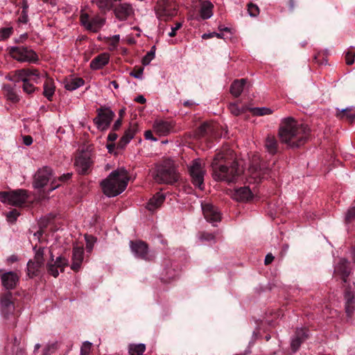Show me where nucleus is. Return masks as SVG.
I'll return each mask as SVG.
<instances>
[{"mask_svg":"<svg viewBox=\"0 0 355 355\" xmlns=\"http://www.w3.org/2000/svg\"><path fill=\"white\" fill-rule=\"evenodd\" d=\"M278 135L281 141L288 147L298 148L309 139L310 128L293 117H286L281 121Z\"/></svg>","mask_w":355,"mask_h":355,"instance_id":"obj_1","label":"nucleus"},{"mask_svg":"<svg viewBox=\"0 0 355 355\" xmlns=\"http://www.w3.org/2000/svg\"><path fill=\"white\" fill-rule=\"evenodd\" d=\"M231 153V150H226L225 152L221 151L215 155L211 165L215 180L231 182L235 181L242 173L243 170L239 168L237 162H232L230 167L223 164V162L226 161L227 156Z\"/></svg>","mask_w":355,"mask_h":355,"instance_id":"obj_2","label":"nucleus"},{"mask_svg":"<svg viewBox=\"0 0 355 355\" xmlns=\"http://www.w3.org/2000/svg\"><path fill=\"white\" fill-rule=\"evenodd\" d=\"M128 181L127 171L121 168L112 171L107 178L101 181V186L105 195L115 197L126 189Z\"/></svg>","mask_w":355,"mask_h":355,"instance_id":"obj_3","label":"nucleus"},{"mask_svg":"<svg viewBox=\"0 0 355 355\" xmlns=\"http://www.w3.org/2000/svg\"><path fill=\"white\" fill-rule=\"evenodd\" d=\"M174 163L171 159H166L155 166V180L159 184H173L178 180Z\"/></svg>","mask_w":355,"mask_h":355,"instance_id":"obj_4","label":"nucleus"},{"mask_svg":"<svg viewBox=\"0 0 355 355\" xmlns=\"http://www.w3.org/2000/svg\"><path fill=\"white\" fill-rule=\"evenodd\" d=\"M8 51L10 56L19 62L37 63L39 60L36 52L26 46H10Z\"/></svg>","mask_w":355,"mask_h":355,"instance_id":"obj_5","label":"nucleus"},{"mask_svg":"<svg viewBox=\"0 0 355 355\" xmlns=\"http://www.w3.org/2000/svg\"><path fill=\"white\" fill-rule=\"evenodd\" d=\"M205 165L200 159H195L188 166V170L193 184L202 190L204 187V178L206 174Z\"/></svg>","mask_w":355,"mask_h":355,"instance_id":"obj_6","label":"nucleus"},{"mask_svg":"<svg viewBox=\"0 0 355 355\" xmlns=\"http://www.w3.org/2000/svg\"><path fill=\"white\" fill-rule=\"evenodd\" d=\"M28 198V192L25 189L0 192V201L15 207H22Z\"/></svg>","mask_w":355,"mask_h":355,"instance_id":"obj_7","label":"nucleus"},{"mask_svg":"<svg viewBox=\"0 0 355 355\" xmlns=\"http://www.w3.org/2000/svg\"><path fill=\"white\" fill-rule=\"evenodd\" d=\"M157 18L161 21L171 20L177 15V9L173 3L168 0H158L155 6Z\"/></svg>","mask_w":355,"mask_h":355,"instance_id":"obj_8","label":"nucleus"},{"mask_svg":"<svg viewBox=\"0 0 355 355\" xmlns=\"http://www.w3.org/2000/svg\"><path fill=\"white\" fill-rule=\"evenodd\" d=\"M49 255L50 258L46 264L47 271L53 277H57L59 275V270L61 272H64V268L68 266L69 261L62 256L55 259L51 248L49 249Z\"/></svg>","mask_w":355,"mask_h":355,"instance_id":"obj_9","label":"nucleus"},{"mask_svg":"<svg viewBox=\"0 0 355 355\" xmlns=\"http://www.w3.org/2000/svg\"><path fill=\"white\" fill-rule=\"evenodd\" d=\"M98 114L94 119V122L98 129L103 131L108 128L112 121L113 120L115 114L110 108H100L97 110Z\"/></svg>","mask_w":355,"mask_h":355,"instance_id":"obj_10","label":"nucleus"},{"mask_svg":"<svg viewBox=\"0 0 355 355\" xmlns=\"http://www.w3.org/2000/svg\"><path fill=\"white\" fill-rule=\"evenodd\" d=\"M80 24L87 30L97 33L104 25L105 19L99 16L90 18L86 12H81L80 16Z\"/></svg>","mask_w":355,"mask_h":355,"instance_id":"obj_11","label":"nucleus"},{"mask_svg":"<svg viewBox=\"0 0 355 355\" xmlns=\"http://www.w3.org/2000/svg\"><path fill=\"white\" fill-rule=\"evenodd\" d=\"M52 176L53 171L50 167L44 166L39 168L34 175L33 187L35 189L43 188L51 180Z\"/></svg>","mask_w":355,"mask_h":355,"instance_id":"obj_12","label":"nucleus"},{"mask_svg":"<svg viewBox=\"0 0 355 355\" xmlns=\"http://www.w3.org/2000/svg\"><path fill=\"white\" fill-rule=\"evenodd\" d=\"M130 248L132 253L137 257L145 261L151 260L148 254V247L146 243L141 240L130 241Z\"/></svg>","mask_w":355,"mask_h":355,"instance_id":"obj_13","label":"nucleus"},{"mask_svg":"<svg viewBox=\"0 0 355 355\" xmlns=\"http://www.w3.org/2000/svg\"><path fill=\"white\" fill-rule=\"evenodd\" d=\"M15 76L18 80L30 82L37 84L40 82L41 75L35 68H24L15 71Z\"/></svg>","mask_w":355,"mask_h":355,"instance_id":"obj_14","label":"nucleus"},{"mask_svg":"<svg viewBox=\"0 0 355 355\" xmlns=\"http://www.w3.org/2000/svg\"><path fill=\"white\" fill-rule=\"evenodd\" d=\"M202 209L205 219L210 223L218 222L220 220V214L217 207L210 203L202 205Z\"/></svg>","mask_w":355,"mask_h":355,"instance_id":"obj_15","label":"nucleus"},{"mask_svg":"<svg viewBox=\"0 0 355 355\" xmlns=\"http://www.w3.org/2000/svg\"><path fill=\"white\" fill-rule=\"evenodd\" d=\"M3 286L7 290L14 289L19 281V276L13 271L6 272L1 276Z\"/></svg>","mask_w":355,"mask_h":355,"instance_id":"obj_16","label":"nucleus"},{"mask_svg":"<svg viewBox=\"0 0 355 355\" xmlns=\"http://www.w3.org/2000/svg\"><path fill=\"white\" fill-rule=\"evenodd\" d=\"M309 337V331L304 328L297 329L291 340V349L295 352L300 348L301 344Z\"/></svg>","mask_w":355,"mask_h":355,"instance_id":"obj_17","label":"nucleus"},{"mask_svg":"<svg viewBox=\"0 0 355 355\" xmlns=\"http://www.w3.org/2000/svg\"><path fill=\"white\" fill-rule=\"evenodd\" d=\"M75 164L79 173H87L92 165L90 156L87 153L80 154L76 157Z\"/></svg>","mask_w":355,"mask_h":355,"instance_id":"obj_18","label":"nucleus"},{"mask_svg":"<svg viewBox=\"0 0 355 355\" xmlns=\"http://www.w3.org/2000/svg\"><path fill=\"white\" fill-rule=\"evenodd\" d=\"M138 131V125L136 123H130L129 128L125 131L123 137L118 143L119 148H123L134 137Z\"/></svg>","mask_w":355,"mask_h":355,"instance_id":"obj_19","label":"nucleus"},{"mask_svg":"<svg viewBox=\"0 0 355 355\" xmlns=\"http://www.w3.org/2000/svg\"><path fill=\"white\" fill-rule=\"evenodd\" d=\"M173 130V125L170 121L157 120L153 123V130L159 136H166Z\"/></svg>","mask_w":355,"mask_h":355,"instance_id":"obj_20","label":"nucleus"},{"mask_svg":"<svg viewBox=\"0 0 355 355\" xmlns=\"http://www.w3.org/2000/svg\"><path fill=\"white\" fill-rule=\"evenodd\" d=\"M133 12L134 10L132 6L126 3H120L114 9L116 18L121 21L127 19Z\"/></svg>","mask_w":355,"mask_h":355,"instance_id":"obj_21","label":"nucleus"},{"mask_svg":"<svg viewBox=\"0 0 355 355\" xmlns=\"http://www.w3.org/2000/svg\"><path fill=\"white\" fill-rule=\"evenodd\" d=\"M1 310L2 313L7 317L14 310L12 303V295L10 292L5 293L1 298Z\"/></svg>","mask_w":355,"mask_h":355,"instance_id":"obj_22","label":"nucleus"},{"mask_svg":"<svg viewBox=\"0 0 355 355\" xmlns=\"http://www.w3.org/2000/svg\"><path fill=\"white\" fill-rule=\"evenodd\" d=\"M84 250L81 246H76L73 248L71 270L78 271L83 261Z\"/></svg>","mask_w":355,"mask_h":355,"instance_id":"obj_23","label":"nucleus"},{"mask_svg":"<svg viewBox=\"0 0 355 355\" xmlns=\"http://www.w3.org/2000/svg\"><path fill=\"white\" fill-rule=\"evenodd\" d=\"M252 197V192L248 187L236 189L232 193V198L240 202H247L251 200Z\"/></svg>","mask_w":355,"mask_h":355,"instance_id":"obj_24","label":"nucleus"},{"mask_svg":"<svg viewBox=\"0 0 355 355\" xmlns=\"http://www.w3.org/2000/svg\"><path fill=\"white\" fill-rule=\"evenodd\" d=\"M110 60V55L107 53H103L96 56L90 62V68L93 70H98L105 66Z\"/></svg>","mask_w":355,"mask_h":355,"instance_id":"obj_25","label":"nucleus"},{"mask_svg":"<svg viewBox=\"0 0 355 355\" xmlns=\"http://www.w3.org/2000/svg\"><path fill=\"white\" fill-rule=\"evenodd\" d=\"M335 272L341 276L343 282L346 283L348 276L351 272V269L349 267V262L345 259H341L336 267Z\"/></svg>","mask_w":355,"mask_h":355,"instance_id":"obj_26","label":"nucleus"},{"mask_svg":"<svg viewBox=\"0 0 355 355\" xmlns=\"http://www.w3.org/2000/svg\"><path fill=\"white\" fill-rule=\"evenodd\" d=\"M345 312L349 318H351L355 309V298L352 292L348 290L345 293Z\"/></svg>","mask_w":355,"mask_h":355,"instance_id":"obj_27","label":"nucleus"},{"mask_svg":"<svg viewBox=\"0 0 355 355\" xmlns=\"http://www.w3.org/2000/svg\"><path fill=\"white\" fill-rule=\"evenodd\" d=\"M214 4L210 1H203L200 3V15L203 19H208L213 15Z\"/></svg>","mask_w":355,"mask_h":355,"instance_id":"obj_28","label":"nucleus"},{"mask_svg":"<svg viewBox=\"0 0 355 355\" xmlns=\"http://www.w3.org/2000/svg\"><path fill=\"white\" fill-rule=\"evenodd\" d=\"M165 200V196L162 193H157L153 198H151L146 206V208L150 211H153L159 207Z\"/></svg>","mask_w":355,"mask_h":355,"instance_id":"obj_29","label":"nucleus"},{"mask_svg":"<svg viewBox=\"0 0 355 355\" xmlns=\"http://www.w3.org/2000/svg\"><path fill=\"white\" fill-rule=\"evenodd\" d=\"M264 146L271 155H275L278 152V143L274 136L268 135L266 138Z\"/></svg>","mask_w":355,"mask_h":355,"instance_id":"obj_30","label":"nucleus"},{"mask_svg":"<svg viewBox=\"0 0 355 355\" xmlns=\"http://www.w3.org/2000/svg\"><path fill=\"white\" fill-rule=\"evenodd\" d=\"M246 80L244 78L235 80L230 87V92L234 97H239L242 93Z\"/></svg>","mask_w":355,"mask_h":355,"instance_id":"obj_31","label":"nucleus"},{"mask_svg":"<svg viewBox=\"0 0 355 355\" xmlns=\"http://www.w3.org/2000/svg\"><path fill=\"white\" fill-rule=\"evenodd\" d=\"M85 81L81 78H71L65 80L64 88L69 91H73L83 86Z\"/></svg>","mask_w":355,"mask_h":355,"instance_id":"obj_32","label":"nucleus"},{"mask_svg":"<svg viewBox=\"0 0 355 355\" xmlns=\"http://www.w3.org/2000/svg\"><path fill=\"white\" fill-rule=\"evenodd\" d=\"M55 90V86L52 79L47 78L44 83L43 95L49 100L52 101Z\"/></svg>","mask_w":355,"mask_h":355,"instance_id":"obj_33","label":"nucleus"},{"mask_svg":"<svg viewBox=\"0 0 355 355\" xmlns=\"http://www.w3.org/2000/svg\"><path fill=\"white\" fill-rule=\"evenodd\" d=\"M43 266L32 259L27 263V275L30 278L37 276Z\"/></svg>","mask_w":355,"mask_h":355,"instance_id":"obj_34","label":"nucleus"},{"mask_svg":"<svg viewBox=\"0 0 355 355\" xmlns=\"http://www.w3.org/2000/svg\"><path fill=\"white\" fill-rule=\"evenodd\" d=\"M251 178L254 180L255 182H260L261 179L264 178V175L268 172V169H262L255 166H251L249 168Z\"/></svg>","mask_w":355,"mask_h":355,"instance_id":"obj_35","label":"nucleus"},{"mask_svg":"<svg viewBox=\"0 0 355 355\" xmlns=\"http://www.w3.org/2000/svg\"><path fill=\"white\" fill-rule=\"evenodd\" d=\"M72 174L71 173H67L66 174H63L62 175L60 176L59 178H53L52 180H51V188L49 189V192L50 191H52L53 190H55V189H57L62 183H64L66 182L67 181H68L71 177Z\"/></svg>","mask_w":355,"mask_h":355,"instance_id":"obj_36","label":"nucleus"},{"mask_svg":"<svg viewBox=\"0 0 355 355\" xmlns=\"http://www.w3.org/2000/svg\"><path fill=\"white\" fill-rule=\"evenodd\" d=\"M338 112L336 116L342 119H347L349 121H352L355 118V112L352 111V107H347L342 110L337 109Z\"/></svg>","mask_w":355,"mask_h":355,"instance_id":"obj_37","label":"nucleus"},{"mask_svg":"<svg viewBox=\"0 0 355 355\" xmlns=\"http://www.w3.org/2000/svg\"><path fill=\"white\" fill-rule=\"evenodd\" d=\"M3 93L6 98L13 103H16L19 101V98L14 89L9 85L3 87Z\"/></svg>","mask_w":355,"mask_h":355,"instance_id":"obj_38","label":"nucleus"},{"mask_svg":"<svg viewBox=\"0 0 355 355\" xmlns=\"http://www.w3.org/2000/svg\"><path fill=\"white\" fill-rule=\"evenodd\" d=\"M33 251L35 252V256L33 260L44 266V248L40 247L37 249V246H35L33 247Z\"/></svg>","mask_w":355,"mask_h":355,"instance_id":"obj_39","label":"nucleus"},{"mask_svg":"<svg viewBox=\"0 0 355 355\" xmlns=\"http://www.w3.org/2000/svg\"><path fill=\"white\" fill-rule=\"evenodd\" d=\"M146 349L144 344H138L135 345H130L129 347L130 355H143Z\"/></svg>","mask_w":355,"mask_h":355,"instance_id":"obj_40","label":"nucleus"},{"mask_svg":"<svg viewBox=\"0 0 355 355\" xmlns=\"http://www.w3.org/2000/svg\"><path fill=\"white\" fill-rule=\"evenodd\" d=\"M251 111L253 113V114L256 116H264L272 113V110L266 107H254L251 109Z\"/></svg>","mask_w":355,"mask_h":355,"instance_id":"obj_41","label":"nucleus"},{"mask_svg":"<svg viewBox=\"0 0 355 355\" xmlns=\"http://www.w3.org/2000/svg\"><path fill=\"white\" fill-rule=\"evenodd\" d=\"M112 0H96V3L101 10H109L112 6Z\"/></svg>","mask_w":355,"mask_h":355,"instance_id":"obj_42","label":"nucleus"},{"mask_svg":"<svg viewBox=\"0 0 355 355\" xmlns=\"http://www.w3.org/2000/svg\"><path fill=\"white\" fill-rule=\"evenodd\" d=\"M229 110L232 114L239 116L241 113H243L246 110V108L245 107H239L236 103H230Z\"/></svg>","mask_w":355,"mask_h":355,"instance_id":"obj_43","label":"nucleus"},{"mask_svg":"<svg viewBox=\"0 0 355 355\" xmlns=\"http://www.w3.org/2000/svg\"><path fill=\"white\" fill-rule=\"evenodd\" d=\"M355 219V205L349 207L345 216V223H351Z\"/></svg>","mask_w":355,"mask_h":355,"instance_id":"obj_44","label":"nucleus"},{"mask_svg":"<svg viewBox=\"0 0 355 355\" xmlns=\"http://www.w3.org/2000/svg\"><path fill=\"white\" fill-rule=\"evenodd\" d=\"M13 29L12 27H6L0 29V41L5 40L10 37L12 34Z\"/></svg>","mask_w":355,"mask_h":355,"instance_id":"obj_45","label":"nucleus"},{"mask_svg":"<svg viewBox=\"0 0 355 355\" xmlns=\"http://www.w3.org/2000/svg\"><path fill=\"white\" fill-rule=\"evenodd\" d=\"M19 214V212L17 209H14L6 214L7 220L9 223H13L16 221Z\"/></svg>","mask_w":355,"mask_h":355,"instance_id":"obj_46","label":"nucleus"},{"mask_svg":"<svg viewBox=\"0 0 355 355\" xmlns=\"http://www.w3.org/2000/svg\"><path fill=\"white\" fill-rule=\"evenodd\" d=\"M86 241V249L88 252H91L94 248V245L96 243V239L91 235H85Z\"/></svg>","mask_w":355,"mask_h":355,"instance_id":"obj_47","label":"nucleus"},{"mask_svg":"<svg viewBox=\"0 0 355 355\" xmlns=\"http://www.w3.org/2000/svg\"><path fill=\"white\" fill-rule=\"evenodd\" d=\"M35 83L30 82H23L22 88L24 92L30 94H32L35 90V87L34 86Z\"/></svg>","mask_w":355,"mask_h":355,"instance_id":"obj_48","label":"nucleus"},{"mask_svg":"<svg viewBox=\"0 0 355 355\" xmlns=\"http://www.w3.org/2000/svg\"><path fill=\"white\" fill-rule=\"evenodd\" d=\"M92 347V343L89 341H85L83 343L80 348V355H89Z\"/></svg>","mask_w":355,"mask_h":355,"instance_id":"obj_49","label":"nucleus"},{"mask_svg":"<svg viewBox=\"0 0 355 355\" xmlns=\"http://www.w3.org/2000/svg\"><path fill=\"white\" fill-rule=\"evenodd\" d=\"M248 10L249 15L252 17H256L259 12V9L258 6L253 3L248 4Z\"/></svg>","mask_w":355,"mask_h":355,"instance_id":"obj_50","label":"nucleus"},{"mask_svg":"<svg viewBox=\"0 0 355 355\" xmlns=\"http://www.w3.org/2000/svg\"><path fill=\"white\" fill-rule=\"evenodd\" d=\"M209 125L207 123H204L202 124L197 130V134L199 137H203L207 132V130L209 129Z\"/></svg>","mask_w":355,"mask_h":355,"instance_id":"obj_51","label":"nucleus"},{"mask_svg":"<svg viewBox=\"0 0 355 355\" xmlns=\"http://www.w3.org/2000/svg\"><path fill=\"white\" fill-rule=\"evenodd\" d=\"M28 21V12L25 11H21L19 14V16L17 19V22L19 24H26Z\"/></svg>","mask_w":355,"mask_h":355,"instance_id":"obj_52","label":"nucleus"},{"mask_svg":"<svg viewBox=\"0 0 355 355\" xmlns=\"http://www.w3.org/2000/svg\"><path fill=\"white\" fill-rule=\"evenodd\" d=\"M182 26V22H176L175 24V26H172L171 27V32L168 33V36L171 37H173L176 35V32L177 31H178L179 29H180Z\"/></svg>","mask_w":355,"mask_h":355,"instance_id":"obj_53","label":"nucleus"},{"mask_svg":"<svg viewBox=\"0 0 355 355\" xmlns=\"http://www.w3.org/2000/svg\"><path fill=\"white\" fill-rule=\"evenodd\" d=\"M355 53L353 52L348 51L345 55L346 63L348 65H351L354 62Z\"/></svg>","mask_w":355,"mask_h":355,"instance_id":"obj_54","label":"nucleus"},{"mask_svg":"<svg viewBox=\"0 0 355 355\" xmlns=\"http://www.w3.org/2000/svg\"><path fill=\"white\" fill-rule=\"evenodd\" d=\"M200 238L202 241H211L214 240L215 236L211 233L203 232L201 234Z\"/></svg>","mask_w":355,"mask_h":355,"instance_id":"obj_55","label":"nucleus"},{"mask_svg":"<svg viewBox=\"0 0 355 355\" xmlns=\"http://www.w3.org/2000/svg\"><path fill=\"white\" fill-rule=\"evenodd\" d=\"M155 53L153 51L148 52L143 59V64H148L154 58Z\"/></svg>","mask_w":355,"mask_h":355,"instance_id":"obj_56","label":"nucleus"},{"mask_svg":"<svg viewBox=\"0 0 355 355\" xmlns=\"http://www.w3.org/2000/svg\"><path fill=\"white\" fill-rule=\"evenodd\" d=\"M217 37L218 38H223V34L222 33H205L202 35V37L203 39H209L213 37Z\"/></svg>","mask_w":355,"mask_h":355,"instance_id":"obj_57","label":"nucleus"},{"mask_svg":"<svg viewBox=\"0 0 355 355\" xmlns=\"http://www.w3.org/2000/svg\"><path fill=\"white\" fill-rule=\"evenodd\" d=\"M142 74L143 69L141 68L137 69L136 71H132L130 73V76L139 79H141L142 78Z\"/></svg>","mask_w":355,"mask_h":355,"instance_id":"obj_58","label":"nucleus"},{"mask_svg":"<svg viewBox=\"0 0 355 355\" xmlns=\"http://www.w3.org/2000/svg\"><path fill=\"white\" fill-rule=\"evenodd\" d=\"M144 137L147 140L157 141V139L153 137V132L150 130L146 131Z\"/></svg>","mask_w":355,"mask_h":355,"instance_id":"obj_59","label":"nucleus"},{"mask_svg":"<svg viewBox=\"0 0 355 355\" xmlns=\"http://www.w3.org/2000/svg\"><path fill=\"white\" fill-rule=\"evenodd\" d=\"M122 125V119H118L114 123L113 125V127H112V130L113 131H116L118 130L120 127Z\"/></svg>","mask_w":355,"mask_h":355,"instance_id":"obj_60","label":"nucleus"},{"mask_svg":"<svg viewBox=\"0 0 355 355\" xmlns=\"http://www.w3.org/2000/svg\"><path fill=\"white\" fill-rule=\"evenodd\" d=\"M28 38V34L24 33L21 34L19 37L15 39L16 43H23L24 41H26Z\"/></svg>","mask_w":355,"mask_h":355,"instance_id":"obj_61","label":"nucleus"},{"mask_svg":"<svg viewBox=\"0 0 355 355\" xmlns=\"http://www.w3.org/2000/svg\"><path fill=\"white\" fill-rule=\"evenodd\" d=\"M23 142L26 146H30L33 144V138L29 135L24 136L23 137Z\"/></svg>","mask_w":355,"mask_h":355,"instance_id":"obj_62","label":"nucleus"},{"mask_svg":"<svg viewBox=\"0 0 355 355\" xmlns=\"http://www.w3.org/2000/svg\"><path fill=\"white\" fill-rule=\"evenodd\" d=\"M273 260L274 256L271 253H269L266 256L264 263L266 265H268L272 263Z\"/></svg>","mask_w":355,"mask_h":355,"instance_id":"obj_63","label":"nucleus"},{"mask_svg":"<svg viewBox=\"0 0 355 355\" xmlns=\"http://www.w3.org/2000/svg\"><path fill=\"white\" fill-rule=\"evenodd\" d=\"M118 137V135L116 133L114 132V131H112L110 132V134L107 136V140L109 141L113 142Z\"/></svg>","mask_w":355,"mask_h":355,"instance_id":"obj_64","label":"nucleus"}]
</instances>
